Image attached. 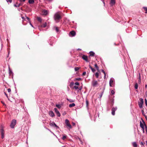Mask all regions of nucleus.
Returning a JSON list of instances; mask_svg holds the SVG:
<instances>
[{"label": "nucleus", "mask_w": 147, "mask_h": 147, "mask_svg": "<svg viewBox=\"0 0 147 147\" xmlns=\"http://www.w3.org/2000/svg\"><path fill=\"white\" fill-rule=\"evenodd\" d=\"M145 102L146 105L147 107V100L146 99H145Z\"/></svg>", "instance_id": "obj_40"}, {"label": "nucleus", "mask_w": 147, "mask_h": 147, "mask_svg": "<svg viewBox=\"0 0 147 147\" xmlns=\"http://www.w3.org/2000/svg\"><path fill=\"white\" fill-rule=\"evenodd\" d=\"M47 25V23L46 22H45L43 24H41L40 25V26L42 28H45Z\"/></svg>", "instance_id": "obj_17"}, {"label": "nucleus", "mask_w": 147, "mask_h": 147, "mask_svg": "<svg viewBox=\"0 0 147 147\" xmlns=\"http://www.w3.org/2000/svg\"><path fill=\"white\" fill-rule=\"evenodd\" d=\"M22 19H23L24 20V17H22Z\"/></svg>", "instance_id": "obj_54"}, {"label": "nucleus", "mask_w": 147, "mask_h": 147, "mask_svg": "<svg viewBox=\"0 0 147 147\" xmlns=\"http://www.w3.org/2000/svg\"><path fill=\"white\" fill-rule=\"evenodd\" d=\"M20 6V4H19L17 6L19 7Z\"/></svg>", "instance_id": "obj_60"}, {"label": "nucleus", "mask_w": 147, "mask_h": 147, "mask_svg": "<svg viewBox=\"0 0 147 147\" xmlns=\"http://www.w3.org/2000/svg\"><path fill=\"white\" fill-rule=\"evenodd\" d=\"M54 110L56 113L57 116L59 117H60L61 116L60 114L59 111L57 110V109L56 108H55L54 109Z\"/></svg>", "instance_id": "obj_13"}, {"label": "nucleus", "mask_w": 147, "mask_h": 147, "mask_svg": "<svg viewBox=\"0 0 147 147\" xmlns=\"http://www.w3.org/2000/svg\"><path fill=\"white\" fill-rule=\"evenodd\" d=\"M2 103L3 104V105H5V104H4V102H2Z\"/></svg>", "instance_id": "obj_56"}, {"label": "nucleus", "mask_w": 147, "mask_h": 147, "mask_svg": "<svg viewBox=\"0 0 147 147\" xmlns=\"http://www.w3.org/2000/svg\"><path fill=\"white\" fill-rule=\"evenodd\" d=\"M81 80V79L80 78H76L74 79V81H80Z\"/></svg>", "instance_id": "obj_33"}, {"label": "nucleus", "mask_w": 147, "mask_h": 147, "mask_svg": "<svg viewBox=\"0 0 147 147\" xmlns=\"http://www.w3.org/2000/svg\"><path fill=\"white\" fill-rule=\"evenodd\" d=\"M49 115L52 117H53L55 116V114L52 111H50L49 112Z\"/></svg>", "instance_id": "obj_14"}, {"label": "nucleus", "mask_w": 147, "mask_h": 147, "mask_svg": "<svg viewBox=\"0 0 147 147\" xmlns=\"http://www.w3.org/2000/svg\"><path fill=\"white\" fill-rule=\"evenodd\" d=\"M115 93V91L114 90H112L111 91V94L113 95H114Z\"/></svg>", "instance_id": "obj_34"}, {"label": "nucleus", "mask_w": 147, "mask_h": 147, "mask_svg": "<svg viewBox=\"0 0 147 147\" xmlns=\"http://www.w3.org/2000/svg\"><path fill=\"white\" fill-rule=\"evenodd\" d=\"M69 34L72 36H74L76 35V32L75 31L72 30L70 32Z\"/></svg>", "instance_id": "obj_15"}, {"label": "nucleus", "mask_w": 147, "mask_h": 147, "mask_svg": "<svg viewBox=\"0 0 147 147\" xmlns=\"http://www.w3.org/2000/svg\"><path fill=\"white\" fill-rule=\"evenodd\" d=\"M135 88L136 89H137L138 87V84L137 83H136L134 86Z\"/></svg>", "instance_id": "obj_28"}, {"label": "nucleus", "mask_w": 147, "mask_h": 147, "mask_svg": "<svg viewBox=\"0 0 147 147\" xmlns=\"http://www.w3.org/2000/svg\"><path fill=\"white\" fill-rule=\"evenodd\" d=\"M143 103L144 101L143 99L142 98H140L138 102V105L140 108H142V107Z\"/></svg>", "instance_id": "obj_5"}, {"label": "nucleus", "mask_w": 147, "mask_h": 147, "mask_svg": "<svg viewBox=\"0 0 147 147\" xmlns=\"http://www.w3.org/2000/svg\"><path fill=\"white\" fill-rule=\"evenodd\" d=\"M78 86H76V85L75 86H74L73 88V89H75L76 90H77L78 89Z\"/></svg>", "instance_id": "obj_27"}, {"label": "nucleus", "mask_w": 147, "mask_h": 147, "mask_svg": "<svg viewBox=\"0 0 147 147\" xmlns=\"http://www.w3.org/2000/svg\"><path fill=\"white\" fill-rule=\"evenodd\" d=\"M86 103L87 105H88V101L87 100L86 101Z\"/></svg>", "instance_id": "obj_52"}, {"label": "nucleus", "mask_w": 147, "mask_h": 147, "mask_svg": "<svg viewBox=\"0 0 147 147\" xmlns=\"http://www.w3.org/2000/svg\"><path fill=\"white\" fill-rule=\"evenodd\" d=\"M143 8L144 9V10L145 11V13H147V7H144Z\"/></svg>", "instance_id": "obj_35"}, {"label": "nucleus", "mask_w": 147, "mask_h": 147, "mask_svg": "<svg viewBox=\"0 0 147 147\" xmlns=\"http://www.w3.org/2000/svg\"><path fill=\"white\" fill-rule=\"evenodd\" d=\"M30 25L32 26V27H33V25L31 23V22H29Z\"/></svg>", "instance_id": "obj_51"}, {"label": "nucleus", "mask_w": 147, "mask_h": 147, "mask_svg": "<svg viewBox=\"0 0 147 147\" xmlns=\"http://www.w3.org/2000/svg\"><path fill=\"white\" fill-rule=\"evenodd\" d=\"M37 19L38 22H41L42 21V19L40 17H37Z\"/></svg>", "instance_id": "obj_22"}, {"label": "nucleus", "mask_w": 147, "mask_h": 147, "mask_svg": "<svg viewBox=\"0 0 147 147\" xmlns=\"http://www.w3.org/2000/svg\"><path fill=\"white\" fill-rule=\"evenodd\" d=\"M42 14L43 15L46 16L48 13V11L45 9L43 10L41 12Z\"/></svg>", "instance_id": "obj_11"}, {"label": "nucleus", "mask_w": 147, "mask_h": 147, "mask_svg": "<svg viewBox=\"0 0 147 147\" xmlns=\"http://www.w3.org/2000/svg\"><path fill=\"white\" fill-rule=\"evenodd\" d=\"M55 30L57 32H58L59 31V28L57 27H55Z\"/></svg>", "instance_id": "obj_39"}, {"label": "nucleus", "mask_w": 147, "mask_h": 147, "mask_svg": "<svg viewBox=\"0 0 147 147\" xmlns=\"http://www.w3.org/2000/svg\"><path fill=\"white\" fill-rule=\"evenodd\" d=\"M65 123L68 129H71L72 128L71 125L69 120L67 119L65 120Z\"/></svg>", "instance_id": "obj_4"}, {"label": "nucleus", "mask_w": 147, "mask_h": 147, "mask_svg": "<svg viewBox=\"0 0 147 147\" xmlns=\"http://www.w3.org/2000/svg\"><path fill=\"white\" fill-rule=\"evenodd\" d=\"M67 136L65 135L64 134L63 135V137L61 138V139L63 140H65L66 139Z\"/></svg>", "instance_id": "obj_18"}, {"label": "nucleus", "mask_w": 147, "mask_h": 147, "mask_svg": "<svg viewBox=\"0 0 147 147\" xmlns=\"http://www.w3.org/2000/svg\"><path fill=\"white\" fill-rule=\"evenodd\" d=\"M142 129L143 133H144V128Z\"/></svg>", "instance_id": "obj_53"}, {"label": "nucleus", "mask_w": 147, "mask_h": 147, "mask_svg": "<svg viewBox=\"0 0 147 147\" xmlns=\"http://www.w3.org/2000/svg\"><path fill=\"white\" fill-rule=\"evenodd\" d=\"M146 145H147V141L146 142Z\"/></svg>", "instance_id": "obj_61"}, {"label": "nucleus", "mask_w": 147, "mask_h": 147, "mask_svg": "<svg viewBox=\"0 0 147 147\" xmlns=\"http://www.w3.org/2000/svg\"><path fill=\"white\" fill-rule=\"evenodd\" d=\"M114 44H115V45H116V44H115V43Z\"/></svg>", "instance_id": "obj_63"}, {"label": "nucleus", "mask_w": 147, "mask_h": 147, "mask_svg": "<svg viewBox=\"0 0 147 147\" xmlns=\"http://www.w3.org/2000/svg\"><path fill=\"white\" fill-rule=\"evenodd\" d=\"M143 123L141 121L140 122V127L142 129L144 128V127H145V125H146L145 122L143 121Z\"/></svg>", "instance_id": "obj_12"}, {"label": "nucleus", "mask_w": 147, "mask_h": 147, "mask_svg": "<svg viewBox=\"0 0 147 147\" xmlns=\"http://www.w3.org/2000/svg\"><path fill=\"white\" fill-rule=\"evenodd\" d=\"M82 58L87 62H89L90 61V56L83 55L81 56Z\"/></svg>", "instance_id": "obj_2"}, {"label": "nucleus", "mask_w": 147, "mask_h": 147, "mask_svg": "<svg viewBox=\"0 0 147 147\" xmlns=\"http://www.w3.org/2000/svg\"><path fill=\"white\" fill-rule=\"evenodd\" d=\"M98 81L93 80L92 82V85L93 87H96L99 86Z\"/></svg>", "instance_id": "obj_3"}, {"label": "nucleus", "mask_w": 147, "mask_h": 147, "mask_svg": "<svg viewBox=\"0 0 147 147\" xmlns=\"http://www.w3.org/2000/svg\"><path fill=\"white\" fill-rule=\"evenodd\" d=\"M111 102H112L113 103L114 102V99H112V100H111Z\"/></svg>", "instance_id": "obj_50"}, {"label": "nucleus", "mask_w": 147, "mask_h": 147, "mask_svg": "<svg viewBox=\"0 0 147 147\" xmlns=\"http://www.w3.org/2000/svg\"><path fill=\"white\" fill-rule=\"evenodd\" d=\"M86 74V72H83V73L82 74V75H83L84 76Z\"/></svg>", "instance_id": "obj_49"}, {"label": "nucleus", "mask_w": 147, "mask_h": 147, "mask_svg": "<svg viewBox=\"0 0 147 147\" xmlns=\"http://www.w3.org/2000/svg\"><path fill=\"white\" fill-rule=\"evenodd\" d=\"M95 76L96 78H98L99 77V74L98 72H96L95 74Z\"/></svg>", "instance_id": "obj_30"}, {"label": "nucleus", "mask_w": 147, "mask_h": 147, "mask_svg": "<svg viewBox=\"0 0 147 147\" xmlns=\"http://www.w3.org/2000/svg\"><path fill=\"white\" fill-rule=\"evenodd\" d=\"M89 54L90 56H93L95 55V53L92 51H90L89 53Z\"/></svg>", "instance_id": "obj_19"}, {"label": "nucleus", "mask_w": 147, "mask_h": 147, "mask_svg": "<svg viewBox=\"0 0 147 147\" xmlns=\"http://www.w3.org/2000/svg\"><path fill=\"white\" fill-rule=\"evenodd\" d=\"M103 3H104V4L105 5V2H104V1H103Z\"/></svg>", "instance_id": "obj_59"}, {"label": "nucleus", "mask_w": 147, "mask_h": 147, "mask_svg": "<svg viewBox=\"0 0 147 147\" xmlns=\"http://www.w3.org/2000/svg\"><path fill=\"white\" fill-rule=\"evenodd\" d=\"M16 123V121L15 119H13L10 125V127L12 128H13Z\"/></svg>", "instance_id": "obj_6"}, {"label": "nucleus", "mask_w": 147, "mask_h": 147, "mask_svg": "<svg viewBox=\"0 0 147 147\" xmlns=\"http://www.w3.org/2000/svg\"><path fill=\"white\" fill-rule=\"evenodd\" d=\"M145 86V87L146 88L147 87V85H146Z\"/></svg>", "instance_id": "obj_57"}, {"label": "nucleus", "mask_w": 147, "mask_h": 147, "mask_svg": "<svg viewBox=\"0 0 147 147\" xmlns=\"http://www.w3.org/2000/svg\"><path fill=\"white\" fill-rule=\"evenodd\" d=\"M132 145L134 147H138V145L135 142H133L132 143Z\"/></svg>", "instance_id": "obj_16"}, {"label": "nucleus", "mask_w": 147, "mask_h": 147, "mask_svg": "<svg viewBox=\"0 0 147 147\" xmlns=\"http://www.w3.org/2000/svg\"><path fill=\"white\" fill-rule=\"evenodd\" d=\"M105 77H106V75H104V78H105Z\"/></svg>", "instance_id": "obj_58"}, {"label": "nucleus", "mask_w": 147, "mask_h": 147, "mask_svg": "<svg viewBox=\"0 0 147 147\" xmlns=\"http://www.w3.org/2000/svg\"><path fill=\"white\" fill-rule=\"evenodd\" d=\"M114 80L112 78H111L109 81V85L110 87H112L113 86V82Z\"/></svg>", "instance_id": "obj_10"}, {"label": "nucleus", "mask_w": 147, "mask_h": 147, "mask_svg": "<svg viewBox=\"0 0 147 147\" xmlns=\"http://www.w3.org/2000/svg\"><path fill=\"white\" fill-rule=\"evenodd\" d=\"M54 126H55V127H56L57 128H59L58 126L55 123V124H54Z\"/></svg>", "instance_id": "obj_45"}, {"label": "nucleus", "mask_w": 147, "mask_h": 147, "mask_svg": "<svg viewBox=\"0 0 147 147\" xmlns=\"http://www.w3.org/2000/svg\"><path fill=\"white\" fill-rule=\"evenodd\" d=\"M67 100L70 102H74V100L72 99H69L68 98H67Z\"/></svg>", "instance_id": "obj_25"}, {"label": "nucleus", "mask_w": 147, "mask_h": 147, "mask_svg": "<svg viewBox=\"0 0 147 147\" xmlns=\"http://www.w3.org/2000/svg\"><path fill=\"white\" fill-rule=\"evenodd\" d=\"M7 90L8 92L9 93V94H10L11 92V89H10V88H9L7 89Z\"/></svg>", "instance_id": "obj_36"}, {"label": "nucleus", "mask_w": 147, "mask_h": 147, "mask_svg": "<svg viewBox=\"0 0 147 147\" xmlns=\"http://www.w3.org/2000/svg\"><path fill=\"white\" fill-rule=\"evenodd\" d=\"M82 89V86L78 87V89L79 90H81Z\"/></svg>", "instance_id": "obj_44"}, {"label": "nucleus", "mask_w": 147, "mask_h": 147, "mask_svg": "<svg viewBox=\"0 0 147 147\" xmlns=\"http://www.w3.org/2000/svg\"><path fill=\"white\" fill-rule=\"evenodd\" d=\"M74 84L77 86H79V83L78 82H76L75 83H74V82H71L69 86L70 87L73 88L74 87L73 86Z\"/></svg>", "instance_id": "obj_8"}, {"label": "nucleus", "mask_w": 147, "mask_h": 147, "mask_svg": "<svg viewBox=\"0 0 147 147\" xmlns=\"http://www.w3.org/2000/svg\"><path fill=\"white\" fill-rule=\"evenodd\" d=\"M25 0H20V2L21 3H22V2H24V1H25Z\"/></svg>", "instance_id": "obj_48"}, {"label": "nucleus", "mask_w": 147, "mask_h": 147, "mask_svg": "<svg viewBox=\"0 0 147 147\" xmlns=\"http://www.w3.org/2000/svg\"><path fill=\"white\" fill-rule=\"evenodd\" d=\"M28 2L30 4H33L34 3V0H29Z\"/></svg>", "instance_id": "obj_26"}, {"label": "nucleus", "mask_w": 147, "mask_h": 147, "mask_svg": "<svg viewBox=\"0 0 147 147\" xmlns=\"http://www.w3.org/2000/svg\"><path fill=\"white\" fill-rule=\"evenodd\" d=\"M142 112H144V111H143V110H142Z\"/></svg>", "instance_id": "obj_62"}, {"label": "nucleus", "mask_w": 147, "mask_h": 147, "mask_svg": "<svg viewBox=\"0 0 147 147\" xmlns=\"http://www.w3.org/2000/svg\"><path fill=\"white\" fill-rule=\"evenodd\" d=\"M89 68H90V69H91V70H92V71L93 72H94L95 71V70L93 68L91 67V66H90V65H89Z\"/></svg>", "instance_id": "obj_24"}, {"label": "nucleus", "mask_w": 147, "mask_h": 147, "mask_svg": "<svg viewBox=\"0 0 147 147\" xmlns=\"http://www.w3.org/2000/svg\"><path fill=\"white\" fill-rule=\"evenodd\" d=\"M47 0L49 1H53V0Z\"/></svg>", "instance_id": "obj_55"}, {"label": "nucleus", "mask_w": 147, "mask_h": 147, "mask_svg": "<svg viewBox=\"0 0 147 147\" xmlns=\"http://www.w3.org/2000/svg\"><path fill=\"white\" fill-rule=\"evenodd\" d=\"M56 107L59 109H60L61 107V105L59 104H57L56 105Z\"/></svg>", "instance_id": "obj_31"}, {"label": "nucleus", "mask_w": 147, "mask_h": 147, "mask_svg": "<svg viewBox=\"0 0 147 147\" xmlns=\"http://www.w3.org/2000/svg\"><path fill=\"white\" fill-rule=\"evenodd\" d=\"M63 16V13L59 11L56 13L53 16V18L55 22H59Z\"/></svg>", "instance_id": "obj_1"}, {"label": "nucleus", "mask_w": 147, "mask_h": 147, "mask_svg": "<svg viewBox=\"0 0 147 147\" xmlns=\"http://www.w3.org/2000/svg\"><path fill=\"white\" fill-rule=\"evenodd\" d=\"M94 66L96 68L97 70L98 71H99V68L98 67V66L97 65L96 63H95L94 65Z\"/></svg>", "instance_id": "obj_21"}, {"label": "nucleus", "mask_w": 147, "mask_h": 147, "mask_svg": "<svg viewBox=\"0 0 147 147\" xmlns=\"http://www.w3.org/2000/svg\"><path fill=\"white\" fill-rule=\"evenodd\" d=\"M72 125L74 126H75L76 125V123H75L73 122L72 123Z\"/></svg>", "instance_id": "obj_46"}, {"label": "nucleus", "mask_w": 147, "mask_h": 147, "mask_svg": "<svg viewBox=\"0 0 147 147\" xmlns=\"http://www.w3.org/2000/svg\"><path fill=\"white\" fill-rule=\"evenodd\" d=\"M76 105L74 103H73L71 104H70L69 105V107H74Z\"/></svg>", "instance_id": "obj_23"}, {"label": "nucleus", "mask_w": 147, "mask_h": 147, "mask_svg": "<svg viewBox=\"0 0 147 147\" xmlns=\"http://www.w3.org/2000/svg\"><path fill=\"white\" fill-rule=\"evenodd\" d=\"M6 1L7 3H11L12 1V0H6Z\"/></svg>", "instance_id": "obj_38"}, {"label": "nucleus", "mask_w": 147, "mask_h": 147, "mask_svg": "<svg viewBox=\"0 0 147 147\" xmlns=\"http://www.w3.org/2000/svg\"><path fill=\"white\" fill-rule=\"evenodd\" d=\"M0 131L1 136V138L3 139L5 136V131L3 127H2Z\"/></svg>", "instance_id": "obj_7"}, {"label": "nucleus", "mask_w": 147, "mask_h": 147, "mask_svg": "<svg viewBox=\"0 0 147 147\" xmlns=\"http://www.w3.org/2000/svg\"><path fill=\"white\" fill-rule=\"evenodd\" d=\"M55 123L53 122H52L51 123H50V125L51 126H53L54 125V124H55Z\"/></svg>", "instance_id": "obj_32"}, {"label": "nucleus", "mask_w": 147, "mask_h": 147, "mask_svg": "<svg viewBox=\"0 0 147 147\" xmlns=\"http://www.w3.org/2000/svg\"><path fill=\"white\" fill-rule=\"evenodd\" d=\"M145 129L146 130V133L147 134V127L146 125H145Z\"/></svg>", "instance_id": "obj_41"}, {"label": "nucleus", "mask_w": 147, "mask_h": 147, "mask_svg": "<svg viewBox=\"0 0 147 147\" xmlns=\"http://www.w3.org/2000/svg\"><path fill=\"white\" fill-rule=\"evenodd\" d=\"M117 109V107H113L112 108V109H111V111H112L111 113L113 115H115V111H116Z\"/></svg>", "instance_id": "obj_9"}, {"label": "nucleus", "mask_w": 147, "mask_h": 147, "mask_svg": "<svg viewBox=\"0 0 147 147\" xmlns=\"http://www.w3.org/2000/svg\"><path fill=\"white\" fill-rule=\"evenodd\" d=\"M101 71L104 74V75H105L106 73L105 71L103 69H102Z\"/></svg>", "instance_id": "obj_42"}, {"label": "nucleus", "mask_w": 147, "mask_h": 147, "mask_svg": "<svg viewBox=\"0 0 147 147\" xmlns=\"http://www.w3.org/2000/svg\"><path fill=\"white\" fill-rule=\"evenodd\" d=\"M4 93L5 94V95L6 96V97L7 98H8V100H9V97H8V95L6 94V92H4Z\"/></svg>", "instance_id": "obj_37"}, {"label": "nucleus", "mask_w": 147, "mask_h": 147, "mask_svg": "<svg viewBox=\"0 0 147 147\" xmlns=\"http://www.w3.org/2000/svg\"><path fill=\"white\" fill-rule=\"evenodd\" d=\"M144 144H145L144 143H143L142 142H141L140 143V145H143V146H144Z\"/></svg>", "instance_id": "obj_47"}, {"label": "nucleus", "mask_w": 147, "mask_h": 147, "mask_svg": "<svg viewBox=\"0 0 147 147\" xmlns=\"http://www.w3.org/2000/svg\"><path fill=\"white\" fill-rule=\"evenodd\" d=\"M80 67H75L74 68V69L75 71H78L80 69Z\"/></svg>", "instance_id": "obj_29"}, {"label": "nucleus", "mask_w": 147, "mask_h": 147, "mask_svg": "<svg viewBox=\"0 0 147 147\" xmlns=\"http://www.w3.org/2000/svg\"><path fill=\"white\" fill-rule=\"evenodd\" d=\"M115 3V0H111L110 4L112 5H113Z\"/></svg>", "instance_id": "obj_20"}, {"label": "nucleus", "mask_w": 147, "mask_h": 147, "mask_svg": "<svg viewBox=\"0 0 147 147\" xmlns=\"http://www.w3.org/2000/svg\"><path fill=\"white\" fill-rule=\"evenodd\" d=\"M26 19L28 21V22H30V19H29V18H28V17H26Z\"/></svg>", "instance_id": "obj_43"}]
</instances>
